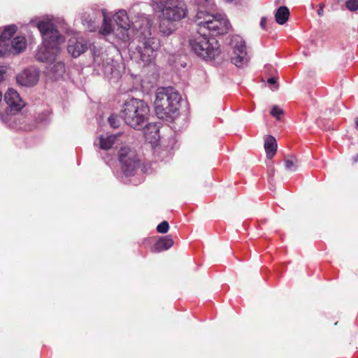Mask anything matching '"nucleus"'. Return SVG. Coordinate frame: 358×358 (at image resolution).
<instances>
[{
	"label": "nucleus",
	"instance_id": "obj_1",
	"mask_svg": "<svg viewBox=\"0 0 358 358\" xmlns=\"http://www.w3.org/2000/svg\"><path fill=\"white\" fill-rule=\"evenodd\" d=\"M122 117L125 123L131 128L141 130L144 129L146 135L151 129L155 138L158 136L159 127L156 124H148L150 117L149 106L141 99H131L125 102L122 110Z\"/></svg>",
	"mask_w": 358,
	"mask_h": 358
},
{
	"label": "nucleus",
	"instance_id": "obj_2",
	"mask_svg": "<svg viewBox=\"0 0 358 358\" xmlns=\"http://www.w3.org/2000/svg\"><path fill=\"white\" fill-rule=\"evenodd\" d=\"M36 27L43 37V43L37 50L36 58L38 61L49 63L59 54V45L64 42V37L50 20H40L36 22Z\"/></svg>",
	"mask_w": 358,
	"mask_h": 358
},
{
	"label": "nucleus",
	"instance_id": "obj_3",
	"mask_svg": "<svg viewBox=\"0 0 358 358\" xmlns=\"http://www.w3.org/2000/svg\"><path fill=\"white\" fill-rule=\"evenodd\" d=\"M154 102L155 113L162 120L171 122L179 114L182 96L178 91H156Z\"/></svg>",
	"mask_w": 358,
	"mask_h": 358
},
{
	"label": "nucleus",
	"instance_id": "obj_4",
	"mask_svg": "<svg viewBox=\"0 0 358 358\" xmlns=\"http://www.w3.org/2000/svg\"><path fill=\"white\" fill-rule=\"evenodd\" d=\"M189 44L196 55L206 60L215 59L220 53L217 41L213 38H209L206 31L199 29L197 35L189 39Z\"/></svg>",
	"mask_w": 358,
	"mask_h": 358
},
{
	"label": "nucleus",
	"instance_id": "obj_5",
	"mask_svg": "<svg viewBox=\"0 0 358 358\" xmlns=\"http://www.w3.org/2000/svg\"><path fill=\"white\" fill-rule=\"evenodd\" d=\"M152 19L146 18L145 27H140L136 31L137 49L143 65L150 64L154 57L155 38L152 36Z\"/></svg>",
	"mask_w": 358,
	"mask_h": 358
},
{
	"label": "nucleus",
	"instance_id": "obj_6",
	"mask_svg": "<svg viewBox=\"0 0 358 358\" xmlns=\"http://www.w3.org/2000/svg\"><path fill=\"white\" fill-rule=\"evenodd\" d=\"M154 10L168 20L179 22L187 14V7L181 0H152Z\"/></svg>",
	"mask_w": 358,
	"mask_h": 358
},
{
	"label": "nucleus",
	"instance_id": "obj_7",
	"mask_svg": "<svg viewBox=\"0 0 358 358\" xmlns=\"http://www.w3.org/2000/svg\"><path fill=\"white\" fill-rule=\"evenodd\" d=\"M201 31H208L213 36L227 33L231 25L228 20L220 14H210L195 22Z\"/></svg>",
	"mask_w": 358,
	"mask_h": 358
},
{
	"label": "nucleus",
	"instance_id": "obj_8",
	"mask_svg": "<svg viewBox=\"0 0 358 358\" xmlns=\"http://www.w3.org/2000/svg\"><path fill=\"white\" fill-rule=\"evenodd\" d=\"M2 100V94L0 91V103ZM4 101L8 105L4 113H0V121L8 123L12 115L20 112L25 106V102L20 96L17 91H6L4 94Z\"/></svg>",
	"mask_w": 358,
	"mask_h": 358
},
{
	"label": "nucleus",
	"instance_id": "obj_9",
	"mask_svg": "<svg viewBox=\"0 0 358 358\" xmlns=\"http://www.w3.org/2000/svg\"><path fill=\"white\" fill-rule=\"evenodd\" d=\"M119 161L122 164V171L126 176L134 174L139 166V160L135 151L129 148H121L119 150Z\"/></svg>",
	"mask_w": 358,
	"mask_h": 358
},
{
	"label": "nucleus",
	"instance_id": "obj_10",
	"mask_svg": "<svg viewBox=\"0 0 358 358\" xmlns=\"http://www.w3.org/2000/svg\"><path fill=\"white\" fill-rule=\"evenodd\" d=\"M231 43L234 49L231 62L237 67L244 66L249 61L245 41L240 36H234L231 40Z\"/></svg>",
	"mask_w": 358,
	"mask_h": 358
},
{
	"label": "nucleus",
	"instance_id": "obj_11",
	"mask_svg": "<svg viewBox=\"0 0 358 358\" xmlns=\"http://www.w3.org/2000/svg\"><path fill=\"white\" fill-rule=\"evenodd\" d=\"M40 71L35 66H31L23 69L16 75L15 79L20 87H32L38 81Z\"/></svg>",
	"mask_w": 358,
	"mask_h": 358
},
{
	"label": "nucleus",
	"instance_id": "obj_12",
	"mask_svg": "<svg viewBox=\"0 0 358 358\" xmlns=\"http://www.w3.org/2000/svg\"><path fill=\"white\" fill-rule=\"evenodd\" d=\"M148 17H142L138 24L135 25V29L129 27H117L115 30V36L124 43H129L131 41L136 40V31L140 27H145V19Z\"/></svg>",
	"mask_w": 358,
	"mask_h": 358
},
{
	"label": "nucleus",
	"instance_id": "obj_13",
	"mask_svg": "<svg viewBox=\"0 0 358 358\" xmlns=\"http://www.w3.org/2000/svg\"><path fill=\"white\" fill-rule=\"evenodd\" d=\"M17 26L11 24L5 27L3 31H0V57L9 52V41L17 31Z\"/></svg>",
	"mask_w": 358,
	"mask_h": 358
},
{
	"label": "nucleus",
	"instance_id": "obj_14",
	"mask_svg": "<svg viewBox=\"0 0 358 358\" xmlns=\"http://www.w3.org/2000/svg\"><path fill=\"white\" fill-rule=\"evenodd\" d=\"M196 7L194 22L211 14L215 7L214 0H192Z\"/></svg>",
	"mask_w": 358,
	"mask_h": 358
},
{
	"label": "nucleus",
	"instance_id": "obj_15",
	"mask_svg": "<svg viewBox=\"0 0 358 358\" xmlns=\"http://www.w3.org/2000/svg\"><path fill=\"white\" fill-rule=\"evenodd\" d=\"M87 48V43L83 38L73 37L69 40L67 50L73 57L80 56Z\"/></svg>",
	"mask_w": 358,
	"mask_h": 358
},
{
	"label": "nucleus",
	"instance_id": "obj_16",
	"mask_svg": "<svg viewBox=\"0 0 358 358\" xmlns=\"http://www.w3.org/2000/svg\"><path fill=\"white\" fill-rule=\"evenodd\" d=\"M159 21V30L164 36H170L176 29V22L177 21L168 20L164 15H160Z\"/></svg>",
	"mask_w": 358,
	"mask_h": 358
},
{
	"label": "nucleus",
	"instance_id": "obj_17",
	"mask_svg": "<svg viewBox=\"0 0 358 358\" xmlns=\"http://www.w3.org/2000/svg\"><path fill=\"white\" fill-rule=\"evenodd\" d=\"M101 65H102V71L106 76H111L114 78H118L120 76V71L117 69V62L110 58H107L101 62Z\"/></svg>",
	"mask_w": 358,
	"mask_h": 358
},
{
	"label": "nucleus",
	"instance_id": "obj_18",
	"mask_svg": "<svg viewBox=\"0 0 358 358\" xmlns=\"http://www.w3.org/2000/svg\"><path fill=\"white\" fill-rule=\"evenodd\" d=\"M173 245V241L170 235L159 238L152 248L153 252H160L167 250Z\"/></svg>",
	"mask_w": 358,
	"mask_h": 358
},
{
	"label": "nucleus",
	"instance_id": "obj_19",
	"mask_svg": "<svg viewBox=\"0 0 358 358\" xmlns=\"http://www.w3.org/2000/svg\"><path fill=\"white\" fill-rule=\"evenodd\" d=\"M27 47V41L24 36H16L11 42H9V52L19 54L24 50Z\"/></svg>",
	"mask_w": 358,
	"mask_h": 358
},
{
	"label": "nucleus",
	"instance_id": "obj_20",
	"mask_svg": "<svg viewBox=\"0 0 358 358\" xmlns=\"http://www.w3.org/2000/svg\"><path fill=\"white\" fill-rule=\"evenodd\" d=\"M48 67L50 73L55 78H57L63 75L65 72L64 64L61 61H57L55 59L54 61L49 62Z\"/></svg>",
	"mask_w": 358,
	"mask_h": 358
},
{
	"label": "nucleus",
	"instance_id": "obj_21",
	"mask_svg": "<svg viewBox=\"0 0 358 358\" xmlns=\"http://www.w3.org/2000/svg\"><path fill=\"white\" fill-rule=\"evenodd\" d=\"M264 149L268 159H272L277 151V142L273 136H268L265 139Z\"/></svg>",
	"mask_w": 358,
	"mask_h": 358
},
{
	"label": "nucleus",
	"instance_id": "obj_22",
	"mask_svg": "<svg viewBox=\"0 0 358 358\" xmlns=\"http://www.w3.org/2000/svg\"><path fill=\"white\" fill-rule=\"evenodd\" d=\"M114 20L117 27H129L130 23L125 10H119L114 16Z\"/></svg>",
	"mask_w": 358,
	"mask_h": 358
},
{
	"label": "nucleus",
	"instance_id": "obj_23",
	"mask_svg": "<svg viewBox=\"0 0 358 358\" xmlns=\"http://www.w3.org/2000/svg\"><path fill=\"white\" fill-rule=\"evenodd\" d=\"M289 10L286 6H280L278 8L275 14V21L279 24H284L288 20Z\"/></svg>",
	"mask_w": 358,
	"mask_h": 358
},
{
	"label": "nucleus",
	"instance_id": "obj_24",
	"mask_svg": "<svg viewBox=\"0 0 358 358\" xmlns=\"http://www.w3.org/2000/svg\"><path fill=\"white\" fill-rule=\"evenodd\" d=\"M117 138V135H108L104 137L103 135L99 137V146L103 150H108L112 148Z\"/></svg>",
	"mask_w": 358,
	"mask_h": 358
},
{
	"label": "nucleus",
	"instance_id": "obj_25",
	"mask_svg": "<svg viewBox=\"0 0 358 358\" xmlns=\"http://www.w3.org/2000/svg\"><path fill=\"white\" fill-rule=\"evenodd\" d=\"M90 49L93 57L94 66H100L101 62L104 60L101 49L98 48L94 45H91Z\"/></svg>",
	"mask_w": 358,
	"mask_h": 358
},
{
	"label": "nucleus",
	"instance_id": "obj_26",
	"mask_svg": "<svg viewBox=\"0 0 358 358\" xmlns=\"http://www.w3.org/2000/svg\"><path fill=\"white\" fill-rule=\"evenodd\" d=\"M101 12L103 16V20L99 32L103 35H108L113 31L111 24L110 23V19L108 18L107 13L105 9H102Z\"/></svg>",
	"mask_w": 358,
	"mask_h": 358
},
{
	"label": "nucleus",
	"instance_id": "obj_27",
	"mask_svg": "<svg viewBox=\"0 0 358 358\" xmlns=\"http://www.w3.org/2000/svg\"><path fill=\"white\" fill-rule=\"evenodd\" d=\"M285 167L287 171H295L298 168V161L293 157L285 159Z\"/></svg>",
	"mask_w": 358,
	"mask_h": 358
},
{
	"label": "nucleus",
	"instance_id": "obj_28",
	"mask_svg": "<svg viewBox=\"0 0 358 358\" xmlns=\"http://www.w3.org/2000/svg\"><path fill=\"white\" fill-rule=\"evenodd\" d=\"M82 22L84 25H86L89 31H94L96 29V25L94 21H93L89 15L84 14L81 17Z\"/></svg>",
	"mask_w": 358,
	"mask_h": 358
},
{
	"label": "nucleus",
	"instance_id": "obj_29",
	"mask_svg": "<svg viewBox=\"0 0 358 358\" xmlns=\"http://www.w3.org/2000/svg\"><path fill=\"white\" fill-rule=\"evenodd\" d=\"M188 87L187 83L185 81H178L174 83V86H169L167 87H161L159 90H182Z\"/></svg>",
	"mask_w": 358,
	"mask_h": 358
},
{
	"label": "nucleus",
	"instance_id": "obj_30",
	"mask_svg": "<svg viewBox=\"0 0 358 358\" xmlns=\"http://www.w3.org/2000/svg\"><path fill=\"white\" fill-rule=\"evenodd\" d=\"M9 67L6 65H0V85L5 83L8 78Z\"/></svg>",
	"mask_w": 358,
	"mask_h": 358
},
{
	"label": "nucleus",
	"instance_id": "obj_31",
	"mask_svg": "<svg viewBox=\"0 0 358 358\" xmlns=\"http://www.w3.org/2000/svg\"><path fill=\"white\" fill-rule=\"evenodd\" d=\"M278 78L275 76H271L268 78L266 80V85L265 87H268L270 88H278L280 87V85L277 81Z\"/></svg>",
	"mask_w": 358,
	"mask_h": 358
},
{
	"label": "nucleus",
	"instance_id": "obj_32",
	"mask_svg": "<svg viewBox=\"0 0 358 358\" xmlns=\"http://www.w3.org/2000/svg\"><path fill=\"white\" fill-rule=\"evenodd\" d=\"M283 113V110L278 106H273L271 111V115L278 120H280V115Z\"/></svg>",
	"mask_w": 358,
	"mask_h": 358
},
{
	"label": "nucleus",
	"instance_id": "obj_33",
	"mask_svg": "<svg viewBox=\"0 0 358 358\" xmlns=\"http://www.w3.org/2000/svg\"><path fill=\"white\" fill-rule=\"evenodd\" d=\"M169 229V224L167 221H163L157 227V231L161 234L166 233Z\"/></svg>",
	"mask_w": 358,
	"mask_h": 358
},
{
	"label": "nucleus",
	"instance_id": "obj_34",
	"mask_svg": "<svg viewBox=\"0 0 358 358\" xmlns=\"http://www.w3.org/2000/svg\"><path fill=\"white\" fill-rule=\"evenodd\" d=\"M345 6L349 10L356 11L358 10V0H348Z\"/></svg>",
	"mask_w": 358,
	"mask_h": 358
},
{
	"label": "nucleus",
	"instance_id": "obj_35",
	"mask_svg": "<svg viewBox=\"0 0 358 358\" xmlns=\"http://www.w3.org/2000/svg\"><path fill=\"white\" fill-rule=\"evenodd\" d=\"M134 80H136V85H134L133 87V88L131 90H141V89H145L146 88L145 86H144L143 84H142V80L140 77L138 76H135L134 77Z\"/></svg>",
	"mask_w": 358,
	"mask_h": 358
},
{
	"label": "nucleus",
	"instance_id": "obj_36",
	"mask_svg": "<svg viewBox=\"0 0 358 358\" xmlns=\"http://www.w3.org/2000/svg\"><path fill=\"white\" fill-rule=\"evenodd\" d=\"M108 123L113 128H117L119 127V122L117 119L114 115H110L108 119Z\"/></svg>",
	"mask_w": 358,
	"mask_h": 358
},
{
	"label": "nucleus",
	"instance_id": "obj_37",
	"mask_svg": "<svg viewBox=\"0 0 358 358\" xmlns=\"http://www.w3.org/2000/svg\"><path fill=\"white\" fill-rule=\"evenodd\" d=\"M267 22V19L266 17H262L260 20V27L265 29H266V24Z\"/></svg>",
	"mask_w": 358,
	"mask_h": 358
},
{
	"label": "nucleus",
	"instance_id": "obj_38",
	"mask_svg": "<svg viewBox=\"0 0 358 358\" xmlns=\"http://www.w3.org/2000/svg\"><path fill=\"white\" fill-rule=\"evenodd\" d=\"M324 5L323 3L320 4L319 9L317 10V14L319 16H322L324 12Z\"/></svg>",
	"mask_w": 358,
	"mask_h": 358
},
{
	"label": "nucleus",
	"instance_id": "obj_39",
	"mask_svg": "<svg viewBox=\"0 0 358 358\" xmlns=\"http://www.w3.org/2000/svg\"><path fill=\"white\" fill-rule=\"evenodd\" d=\"M227 2L229 3H238L241 1V0H225Z\"/></svg>",
	"mask_w": 358,
	"mask_h": 358
},
{
	"label": "nucleus",
	"instance_id": "obj_40",
	"mask_svg": "<svg viewBox=\"0 0 358 358\" xmlns=\"http://www.w3.org/2000/svg\"><path fill=\"white\" fill-rule=\"evenodd\" d=\"M352 160L354 163L358 162V153L353 157Z\"/></svg>",
	"mask_w": 358,
	"mask_h": 358
},
{
	"label": "nucleus",
	"instance_id": "obj_41",
	"mask_svg": "<svg viewBox=\"0 0 358 358\" xmlns=\"http://www.w3.org/2000/svg\"><path fill=\"white\" fill-rule=\"evenodd\" d=\"M268 175H269V177L273 176V169H272V170H271V171H269V172H268Z\"/></svg>",
	"mask_w": 358,
	"mask_h": 358
},
{
	"label": "nucleus",
	"instance_id": "obj_42",
	"mask_svg": "<svg viewBox=\"0 0 358 358\" xmlns=\"http://www.w3.org/2000/svg\"><path fill=\"white\" fill-rule=\"evenodd\" d=\"M356 125H357V127H358V118H357V121H356Z\"/></svg>",
	"mask_w": 358,
	"mask_h": 358
},
{
	"label": "nucleus",
	"instance_id": "obj_43",
	"mask_svg": "<svg viewBox=\"0 0 358 358\" xmlns=\"http://www.w3.org/2000/svg\"><path fill=\"white\" fill-rule=\"evenodd\" d=\"M270 66H265V69L268 68Z\"/></svg>",
	"mask_w": 358,
	"mask_h": 358
}]
</instances>
